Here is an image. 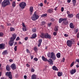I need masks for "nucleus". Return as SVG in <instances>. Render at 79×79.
Here are the masks:
<instances>
[{"label": "nucleus", "mask_w": 79, "mask_h": 79, "mask_svg": "<svg viewBox=\"0 0 79 79\" xmlns=\"http://www.w3.org/2000/svg\"><path fill=\"white\" fill-rule=\"evenodd\" d=\"M47 55L50 58H52L53 61H55L56 59L55 54L54 52H49L47 53Z\"/></svg>", "instance_id": "obj_1"}, {"label": "nucleus", "mask_w": 79, "mask_h": 79, "mask_svg": "<svg viewBox=\"0 0 79 79\" xmlns=\"http://www.w3.org/2000/svg\"><path fill=\"white\" fill-rule=\"evenodd\" d=\"M16 38V34L15 33H14L12 34V37L10 38V46H12L14 44V40Z\"/></svg>", "instance_id": "obj_2"}, {"label": "nucleus", "mask_w": 79, "mask_h": 79, "mask_svg": "<svg viewBox=\"0 0 79 79\" xmlns=\"http://www.w3.org/2000/svg\"><path fill=\"white\" fill-rule=\"evenodd\" d=\"M10 5V0H4L2 2V7H5L7 5Z\"/></svg>", "instance_id": "obj_3"}, {"label": "nucleus", "mask_w": 79, "mask_h": 79, "mask_svg": "<svg viewBox=\"0 0 79 79\" xmlns=\"http://www.w3.org/2000/svg\"><path fill=\"white\" fill-rule=\"evenodd\" d=\"M19 6L21 9H24L26 6V3L24 2H22L19 4Z\"/></svg>", "instance_id": "obj_4"}, {"label": "nucleus", "mask_w": 79, "mask_h": 79, "mask_svg": "<svg viewBox=\"0 0 79 79\" xmlns=\"http://www.w3.org/2000/svg\"><path fill=\"white\" fill-rule=\"evenodd\" d=\"M73 44V42L71 40H68L67 41V45L69 47H71L72 46V44Z\"/></svg>", "instance_id": "obj_5"}, {"label": "nucleus", "mask_w": 79, "mask_h": 79, "mask_svg": "<svg viewBox=\"0 0 79 79\" xmlns=\"http://www.w3.org/2000/svg\"><path fill=\"white\" fill-rule=\"evenodd\" d=\"M39 17V16L36 15L35 14H34L33 16V17H32V20H36V19H37Z\"/></svg>", "instance_id": "obj_6"}, {"label": "nucleus", "mask_w": 79, "mask_h": 79, "mask_svg": "<svg viewBox=\"0 0 79 79\" xmlns=\"http://www.w3.org/2000/svg\"><path fill=\"white\" fill-rule=\"evenodd\" d=\"M11 69H13V70H15V69H16V65H15V64H13L11 65Z\"/></svg>", "instance_id": "obj_7"}, {"label": "nucleus", "mask_w": 79, "mask_h": 79, "mask_svg": "<svg viewBox=\"0 0 79 79\" xmlns=\"http://www.w3.org/2000/svg\"><path fill=\"white\" fill-rule=\"evenodd\" d=\"M44 38L46 39H50V38H51V37L48 33H45L44 35Z\"/></svg>", "instance_id": "obj_8"}, {"label": "nucleus", "mask_w": 79, "mask_h": 79, "mask_svg": "<svg viewBox=\"0 0 79 79\" xmlns=\"http://www.w3.org/2000/svg\"><path fill=\"white\" fill-rule=\"evenodd\" d=\"M47 61H48V62L51 65H52L53 64V61H52V60L51 59H49L48 60H47Z\"/></svg>", "instance_id": "obj_9"}, {"label": "nucleus", "mask_w": 79, "mask_h": 79, "mask_svg": "<svg viewBox=\"0 0 79 79\" xmlns=\"http://www.w3.org/2000/svg\"><path fill=\"white\" fill-rule=\"evenodd\" d=\"M5 44H0V49H4L5 48Z\"/></svg>", "instance_id": "obj_10"}, {"label": "nucleus", "mask_w": 79, "mask_h": 79, "mask_svg": "<svg viewBox=\"0 0 79 79\" xmlns=\"http://www.w3.org/2000/svg\"><path fill=\"white\" fill-rule=\"evenodd\" d=\"M76 70L75 69H73L70 71L71 74H74L76 73Z\"/></svg>", "instance_id": "obj_11"}, {"label": "nucleus", "mask_w": 79, "mask_h": 79, "mask_svg": "<svg viewBox=\"0 0 79 79\" xmlns=\"http://www.w3.org/2000/svg\"><path fill=\"white\" fill-rule=\"evenodd\" d=\"M6 76H8L9 78L10 79V72H7L6 73Z\"/></svg>", "instance_id": "obj_12"}, {"label": "nucleus", "mask_w": 79, "mask_h": 79, "mask_svg": "<svg viewBox=\"0 0 79 79\" xmlns=\"http://www.w3.org/2000/svg\"><path fill=\"white\" fill-rule=\"evenodd\" d=\"M36 37H37V35L36 34L34 33L32 35V37H31L30 38L31 39H35Z\"/></svg>", "instance_id": "obj_13"}, {"label": "nucleus", "mask_w": 79, "mask_h": 79, "mask_svg": "<svg viewBox=\"0 0 79 79\" xmlns=\"http://www.w3.org/2000/svg\"><path fill=\"white\" fill-rule=\"evenodd\" d=\"M7 54H8V52L6 50L3 51V52H2V54L3 55H7Z\"/></svg>", "instance_id": "obj_14"}, {"label": "nucleus", "mask_w": 79, "mask_h": 79, "mask_svg": "<svg viewBox=\"0 0 79 79\" xmlns=\"http://www.w3.org/2000/svg\"><path fill=\"white\" fill-rule=\"evenodd\" d=\"M10 66L7 65L6 67V71H10Z\"/></svg>", "instance_id": "obj_15"}, {"label": "nucleus", "mask_w": 79, "mask_h": 79, "mask_svg": "<svg viewBox=\"0 0 79 79\" xmlns=\"http://www.w3.org/2000/svg\"><path fill=\"white\" fill-rule=\"evenodd\" d=\"M41 43H42V39H39V43L38 44V46L40 47V45H41Z\"/></svg>", "instance_id": "obj_16"}, {"label": "nucleus", "mask_w": 79, "mask_h": 79, "mask_svg": "<svg viewBox=\"0 0 79 79\" xmlns=\"http://www.w3.org/2000/svg\"><path fill=\"white\" fill-rule=\"evenodd\" d=\"M56 56L58 58H60V57H61V54L59 52L56 54Z\"/></svg>", "instance_id": "obj_17"}, {"label": "nucleus", "mask_w": 79, "mask_h": 79, "mask_svg": "<svg viewBox=\"0 0 79 79\" xmlns=\"http://www.w3.org/2000/svg\"><path fill=\"white\" fill-rule=\"evenodd\" d=\"M33 7L32 6H31L30 8V11L31 13H33Z\"/></svg>", "instance_id": "obj_18"}, {"label": "nucleus", "mask_w": 79, "mask_h": 79, "mask_svg": "<svg viewBox=\"0 0 79 79\" xmlns=\"http://www.w3.org/2000/svg\"><path fill=\"white\" fill-rule=\"evenodd\" d=\"M52 69L53 70H55V71H58V69L55 66H54L52 67Z\"/></svg>", "instance_id": "obj_19"}, {"label": "nucleus", "mask_w": 79, "mask_h": 79, "mask_svg": "<svg viewBox=\"0 0 79 79\" xmlns=\"http://www.w3.org/2000/svg\"><path fill=\"white\" fill-rule=\"evenodd\" d=\"M42 58L43 61H47V59L45 58V57L42 56Z\"/></svg>", "instance_id": "obj_20"}, {"label": "nucleus", "mask_w": 79, "mask_h": 79, "mask_svg": "<svg viewBox=\"0 0 79 79\" xmlns=\"http://www.w3.org/2000/svg\"><path fill=\"white\" fill-rule=\"evenodd\" d=\"M63 75V73L62 72H58L57 73L58 76L59 77H60V76H61Z\"/></svg>", "instance_id": "obj_21"}, {"label": "nucleus", "mask_w": 79, "mask_h": 79, "mask_svg": "<svg viewBox=\"0 0 79 79\" xmlns=\"http://www.w3.org/2000/svg\"><path fill=\"white\" fill-rule=\"evenodd\" d=\"M70 28H71L72 29H73V28H74V27L73 26V23H71L70 24Z\"/></svg>", "instance_id": "obj_22"}, {"label": "nucleus", "mask_w": 79, "mask_h": 79, "mask_svg": "<svg viewBox=\"0 0 79 79\" xmlns=\"http://www.w3.org/2000/svg\"><path fill=\"white\" fill-rule=\"evenodd\" d=\"M12 5L14 8L16 6V3L14 1L13 2L12 4Z\"/></svg>", "instance_id": "obj_23"}, {"label": "nucleus", "mask_w": 79, "mask_h": 79, "mask_svg": "<svg viewBox=\"0 0 79 79\" xmlns=\"http://www.w3.org/2000/svg\"><path fill=\"white\" fill-rule=\"evenodd\" d=\"M68 16L69 18H73V14H69L68 15Z\"/></svg>", "instance_id": "obj_24"}, {"label": "nucleus", "mask_w": 79, "mask_h": 79, "mask_svg": "<svg viewBox=\"0 0 79 79\" xmlns=\"http://www.w3.org/2000/svg\"><path fill=\"white\" fill-rule=\"evenodd\" d=\"M32 79H36V75L35 74L31 76Z\"/></svg>", "instance_id": "obj_25"}, {"label": "nucleus", "mask_w": 79, "mask_h": 79, "mask_svg": "<svg viewBox=\"0 0 79 79\" xmlns=\"http://www.w3.org/2000/svg\"><path fill=\"white\" fill-rule=\"evenodd\" d=\"M54 31L56 32H57V31H58V26H56L54 28Z\"/></svg>", "instance_id": "obj_26"}, {"label": "nucleus", "mask_w": 79, "mask_h": 79, "mask_svg": "<svg viewBox=\"0 0 79 79\" xmlns=\"http://www.w3.org/2000/svg\"><path fill=\"white\" fill-rule=\"evenodd\" d=\"M72 2L73 6H75L76 5V0H73Z\"/></svg>", "instance_id": "obj_27"}, {"label": "nucleus", "mask_w": 79, "mask_h": 79, "mask_svg": "<svg viewBox=\"0 0 79 79\" xmlns=\"http://www.w3.org/2000/svg\"><path fill=\"white\" fill-rule=\"evenodd\" d=\"M64 21H63V23L64 24H65L66 25H67V24H68V23H69V22L67 20H64Z\"/></svg>", "instance_id": "obj_28"}, {"label": "nucleus", "mask_w": 79, "mask_h": 79, "mask_svg": "<svg viewBox=\"0 0 79 79\" xmlns=\"http://www.w3.org/2000/svg\"><path fill=\"white\" fill-rule=\"evenodd\" d=\"M15 28H13V27H10V31L11 32H14V31H15Z\"/></svg>", "instance_id": "obj_29"}, {"label": "nucleus", "mask_w": 79, "mask_h": 79, "mask_svg": "<svg viewBox=\"0 0 79 79\" xmlns=\"http://www.w3.org/2000/svg\"><path fill=\"white\" fill-rule=\"evenodd\" d=\"M47 16V14H43L41 15V17H45V16Z\"/></svg>", "instance_id": "obj_30"}, {"label": "nucleus", "mask_w": 79, "mask_h": 79, "mask_svg": "<svg viewBox=\"0 0 79 79\" xmlns=\"http://www.w3.org/2000/svg\"><path fill=\"white\" fill-rule=\"evenodd\" d=\"M41 37H42V38H44V37H45V34H44V33H42L41 35Z\"/></svg>", "instance_id": "obj_31"}, {"label": "nucleus", "mask_w": 79, "mask_h": 79, "mask_svg": "<svg viewBox=\"0 0 79 79\" xmlns=\"http://www.w3.org/2000/svg\"><path fill=\"white\" fill-rule=\"evenodd\" d=\"M22 29H23V31H27V29H26V27H23V28H22Z\"/></svg>", "instance_id": "obj_32"}, {"label": "nucleus", "mask_w": 79, "mask_h": 79, "mask_svg": "<svg viewBox=\"0 0 79 79\" xmlns=\"http://www.w3.org/2000/svg\"><path fill=\"white\" fill-rule=\"evenodd\" d=\"M74 62L73 61L71 64L70 65V67H73L74 65Z\"/></svg>", "instance_id": "obj_33"}, {"label": "nucleus", "mask_w": 79, "mask_h": 79, "mask_svg": "<svg viewBox=\"0 0 79 79\" xmlns=\"http://www.w3.org/2000/svg\"><path fill=\"white\" fill-rule=\"evenodd\" d=\"M48 12L49 13H51L52 12V10L50 9H49L48 10Z\"/></svg>", "instance_id": "obj_34"}, {"label": "nucleus", "mask_w": 79, "mask_h": 79, "mask_svg": "<svg viewBox=\"0 0 79 79\" xmlns=\"http://www.w3.org/2000/svg\"><path fill=\"white\" fill-rule=\"evenodd\" d=\"M3 35H4V34L3 32H0V37H2V36H3Z\"/></svg>", "instance_id": "obj_35"}, {"label": "nucleus", "mask_w": 79, "mask_h": 79, "mask_svg": "<svg viewBox=\"0 0 79 79\" xmlns=\"http://www.w3.org/2000/svg\"><path fill=\"white\" fill-rule=\"evenodd\" d=\"M76 18L79 19V14H77L76 15Z\"/></svg>", "instance_id": "obj_36"}, {"label": "nucleus", "mask_w": 79, "mask_h": 79, "mask_svg": "<svg viewBox=\"0 0 79 79\" xmlns=\"http://www.w3.org/2000/svg\"><path fill=\"white\" fill-rule=\"evenodd\" d=\"M59 20H67V18H64V19L60 18L59 19Z\"/></svg>", "instance_id": "obj_37"}, {"label": "nucleus", "mask_w": 79, "mask_h": 79, "mask_svg": "<svg viewBox=\"0 0 79 79\" xmlns=\"http://www.w3.org/2000/svg\"><path fill=\"white\" fill-rule=\"evenodd\" d=\"M14 49L15 50V52H16V51H17V46H15Z\"/></svg>", "instance_id": "obj_38"}, {"label": "nucleus", "mask_w": 79, "mask_h": 79, "mask_svg": "<svg viewBox=\"0 0 79 79\" xmlns=\"http://www.w3.org/2000/svg\"><path fill=\"white\" fill-rule=\"evenodd\" d=\"M56 34H57V32H54L53 33V35L55 36L56 35Z\"/></svg>", "instance_id": "obj_39"}, {"label": "nucleus", "mask_w": 79, "mask_h": 79, "mask_svg": "<svg viewBox=\"0 0 79 79\" xmlns=\"http://www.w3.org/2000/svg\"><path fill=\"white\" fill-rule=\"evenodd\" d=\"M34 60L35 61H38V59L37 58H34Z\"/></svg>", "instance_id": "obj_40"}, {"label": "nucleus", "mask_w": 79, "mask_h": 79, "mask_svg": "<svg viewBox=\"0 0 79 79\" xmlns=\"http://www.w3.org/2000/svg\"><path fill=\"white\" fill-rule=\"evenodd\" d=\"M22 26L23 27H26V25L23 23H22Z\"/></svg>", "instance_id": "obj_41"}, {"label": "nucleus", "mask_w": 79, "mask_h": 79, "mask_svg": "<svg viewBox=\"0 0 79 79\" xmlns=\"http://www.w3.org/2000/svg\"><path fill=\"white\" fill-rule=\"evenodd\" d=\"M26 51L28 53H30V52L29 51V50H28V49H27Z\"/></svg>", "instance_id": "obj_42"}, {"label": "nucleus", "mask_w": 79, "mask_h": 79, "mask_svg": "<svg viewBox=\"0 0 79 79\" xmlns=\"http://www.w3.org/2000/svg\"><path fill=\"white\" fill-rule=\"evenodd\" d=\"M64 11V8L63 7H61V11H62V12H63V11Z\"/></svg>", "instance_id": "obj_43"}, {"label": "nucleus", "mask_w": 79, "mask_h": 79, "mask_svg": "<svg viewBox=\"0 0 79 79\" xmlns=\"http://www.w3.org/2000/svg\"><path fill=\"white\" fill-rule=\"evenodd\" d=\"M34 50L35 51H37V47H35L34 48Z\"/></svg>", "instance_id": "obj_44"}, {"label": "nucleus", "mask_w": 79, "mask_h": 79, "mask_svg": "<svg viewBox=\"0 0 79 79\" xmlns=\"http://www.w3.org/2000/svg\"><path fill=\"white\" fill-rule=\"evenodd\" d=\"M27 39H28V37H25L24 38V40H27Z\"/></svg>", "instance_id": "obj_45"}, {"label": "nucleus", "mask_w": 79, "mask_h": 79, "mask_svg": "<svg viewBox=\"0 0 79 79\" xmlns=\"http://www.w3.org/2000/svg\"><path fill=\"white\" fill-rule=\"evenodd\" d=\"M32 31V32H35V31H36V29H33Z\"/></svg>", "instance_id": "obj_46"}, {"label": "nucleus", "mask_w": 79, "mask_h": 79, "mask_svg": "<svg viewBox=\"0 0 79 79\" xmlns=\"http://www.w3.org/2000/svg\"><path fill=\"white\" fill-rule=\"evenodd\" d=\"M51 24H52V23H48V26H49V27H50V26H51Z\"/></svg>", "instance_id": "obj_47"}, {"label": "nucleus", "mask_w": 79, "mask_h": 79, "mask_svg": "<svg viewBox=\"0 0 79 79\" xmlns=\"http://www.w3.org/2000/svg\"><path fill=\"white\" fill-rule=\"evenodd\" d=\"M19 40V37H18L16 39V40Z\"/></svg>", "instance_id": "obj_48"}, {"label": "nucleus", "mask_w": 79, "mask_h": 79, "mask_svg": "<svg viewBox=\"0 0 79 79\" xmlns=\"http://www.w3.org/2000/svg\"><path fill=\"white\" fill-rule=\"evenodd\" d=\"M31 72H34V69H32L31 70Z\"/></svg>", "instance_id": "obj_49"}, {"label": "nucleus", "mask_w": 79, "mask_h": 79, "mask_svg": "<svg viewBox=\"0 0 79 79\" xmlns=\"http://www.w3.org/2000/svg\"><path fill=\"white\" fill-rule=\"evenodd\" d=\"M64 36H65V37H68V35L67 34H64Z\"/></svg>", "instance_id": "obj_50"}, {"label": "nucleus", "mask_w": 79, "mask_h": 79, "mask_svg": "<svg viewBox=\"0 0 79 79\" xmlns=\"http://www.w3.org/2000/svg\"><path fill=\"white\" fill-rule=\"evenodd\" d=\"M77 38H79V33H78L77 34Z\"/></svg>", "instance_id": "obj_51"}, {"label": "nucleus", "mask_w": 79, "mask_h": 79, "mask_svg": "<svg viewBox=\"0 0 79 79\" xmlns=\"http://www.w3.org/2000/svg\"><path fill=\"white\" fill-rule=\"evenodd\" d=\"M26 65L27 67H29V66H30V65L28 64H27Z\"/></svg>", "instance_id": "obj_52"}, {"label": "nucleus", "mask_w": 79, "mask_h": 79, "mask_svg": "<svg viewBox=\"0 0 79 79\" xmlns=\"http://www.w3.org/2000/svg\"><path fill=\"white\" fill-rule=\"evenodd\" d=\"M64 60H65V59L64 58H63L62 59L63 62H64Z\"/></svg>", "instance_id": "obj_53"}, {"label": "nucleus", "mask_w": 79, "mask_h": 79, "mask_svg": "<svg viewBox=\"0 0 79 79\" xmlns=\"http://www.w3.org/2000/svg\"><path fill=\"white\" fill-rule=\"evenodd\" d=\"M76 61L77 62V63H79V59H76Z\"/></svg>", "instance_id": "obj_54"}, {"label": "nucleus", "mask_w": 79, "mask_h": 79, "mask_svg": "<svg viewBox=\"0 0 79 79\" xmlns=\"http://www.w3.org/2000/svg\"><path fill=\"white\" fill-rule=\"evenodd\" d=\"M40 6H43V4H42V3H40Z\"/></svg>", "instance_id": "obj_55"}, {"label": "nucleus", "mask_w": 79, "mask_h": 79, "mask_svg": "<svg viewBox=\"0 0 79 79\" xmlns=\"http://www.w3.org/2000/svg\"><path fill=\"white\" fill-rule=\"evenodd\" d=\"M24 78L25 79H26L27 78V76H24Z\"/></svg>", "instance_id": "obj_56"}, {"label": "nucleus", "mask_w": 79, "mask_h": 79, "mask_svg": "<svg viewBox=\"0 0 79 79\" xmlns=\"http://www.w3.org/2000/svg\"><path fill=\"white\" fill-rule=\"evenodd\" d=\"M62 21L63 20H59V23H61L62 22Z\"/></svg>", "instance_id": "obj_57"}, {"label": "nucleus", "mask_w": 79, "mask_h": 79, "mask_svg": "<svg viewBox=\"0 0 79 79\" xmlns=\"http://www.w3.org/2000/svg\"><path fill=\"white\" fill-rule=\"evenodd\" d=\"M71 1V0H68L67 2L68 3H70Z\"/></svg>", "instance_id": "obj_58"}, {"label": "nucleus", "mask_w": 79, "mask_h": 79, "mask_svg": "<svg viewBox=\"0 0 79 79\" xmlns=\"http://www.w3.org/2000/svg\"><path fill=\"white\" fill-rule=\"evenodd\" d=\"M45 24V22H42V24L44 25V24Z\"/></svg>", "instance_id": "obj_59"}, {"label": "nucleus", "mask_w": 79, "mask_h": 79, "mask_svg": "<svg viewBox=\"0 0 79 79\" xmlns=\"http://www.w3.org/2000/svg\"><path fill=\"white\" fill-rule=\"evenodd\" d=\"M67 14H68V15H69V14L70 13L69 11H67Z\"/></svg>", "instance_id": "obj_60"}, {"label": "nucleus", "mask_w": 79, "mask_h": 79, "mask_svg": "<svg viewBox=\"0 0 79 79\" xmlns=\"http://www.w3.org/2000/svg\"><path fill=\"white\" fill-rule=\"evenodd\" d=\"M57 7H55L54 9V10H55V11H56L57 10Z\"/></svg>", "instance_id": "obj_61"}, {"label": "nucleus", "mask_w": 79, "mask_h": 79, "mask_svg": "<svg viewBox=\"0 0 79 79\" xmlns=\"http://www.w3.org/2000/svg\"><path fill=\"white\" fill-rule=\"evenodd\" d=\"M44 3H47V0H44Z\"/></svg>", "instance_id": "obj_62"}, {"label": "nucleus", "mask_w": 79, "mask_h": 79, "mask_svg": "<svg viewBox=\"0 0 79 79\" xmlns=\"http://www.w3.org/2000/svg\"><path fill=\"white\" fill-rule=\"evenodd\" d=\"M78 29H76V32H78Z\"/></svg>", "instance_id": "obj_63"}, {"label": "nucleus", "mask_w": 79, "mask_h": 79, "mask_svg": "<svg viewBox=\"0 0 79 79\" xmlns=\"http://www.w3.org/2000/svg\"><path fill=\"white\" fill-rule=\"evenodd\" d=\"M22 43H21V42L19 41V44H21Z\"/></svg>", "instance_id": "obj_64"}]
</instances>
